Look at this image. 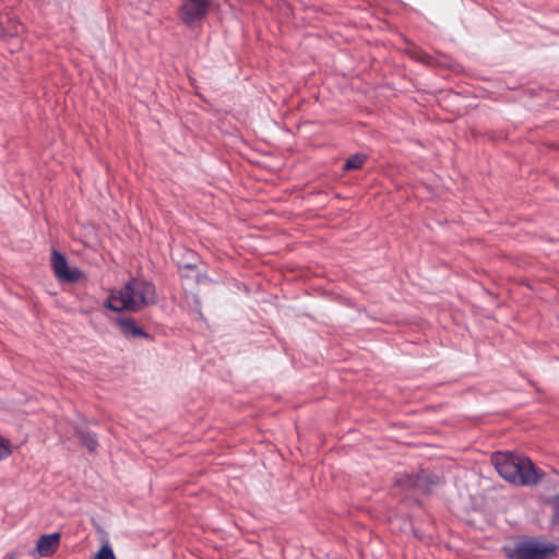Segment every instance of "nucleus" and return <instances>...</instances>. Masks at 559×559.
Here are the masks:
<instances>
[{
    "instance_id": "obj_1",
    "label": "nucleus",
    "mask_w": 559,
    "mask_h": 559,
    "mask_svg": "<svg viewBox=\"0 0 559 559\" xmlns=\"http://www.w3.org/2000/svg\"><path fill=\"white\" fill-rule=\"evenodd\" d=\"M491 463L504 480L516 486H534L543 477V473L528 457L512 452L493 453Z\"/></svg>"
},
{
    "instance_id": "obj_2",
    "label": "nucleus",
    "mask_w": 559,
    "mask_h": 559,
    "mask_svg": "<svg viewBox=\"0 0 559 559\" xmlns=\"http://www.w3.org/2000/svg\"><path fill=\"white\" fill-rule=\"evenodd\" d=\"M156 302L155 286L142 278H132L122 288L112 292L107 307L114 311H140Z\"/></svg>"
},
{
    "instance_id": "obj_3",
    "label": "nucleus",
    "mask_w": 559,
    "mask_h": 559,
    "mask_svg": "<svg viewBox=\"0 0 559 559\" xmlns=\"http://www.w3.org/2000/svg\"><path fill=\"white\" fill-rule=\"evenodd\" d=\"M558 545L542 538L528 537L518 542L507 551L508 559H552Z\"/></svg>"
},
{
    "instance_id": "obj_4",
    "label": "nucleus",
    "mask_w": 559,
    "mask_h": 559,
    "mask_svg": "<svg viewBox=\"0 0 559 559\" xmlns=\"http://www.w3.org/2000/svg\"><path fill=\"white\" fill-rule=\"evenodd\" d=\"M213 0H183L179 17L189 27L199 25L207 15Z\"/></svg>"
},
{
    "instance_id": "obj_5",
    "label": "nucleus",
    "mask_w": 559,
    "mask_h": 559,
    "mask_svg": "<svg viewBox=\"0 0 559 559\" xmlns=\"http://www.w3.org/2000/svg\"><path fill=\"white\" fill-rule=\"evenodd\" d=\"M51 265H52L55 275L60 281L74 283V282H79L84 276L83 272L80 269L69 267L64 255L56 250L52 252Z\"/></svg>"
},
{
    "instance_id": "obj_6",
    "label": "nucleus",
    "mask_w": 559,
    "mask_h": 559,
    "mask_svg": "<svg viewBox=\"0 0 559 559\" xmlns=\"http://www.w3.org/2000/svg\"><path fill=\"white\" fill-rule=\"evenodd\" d=\"M60 538L61 535L59 533L40 536L36 544V551L40 557L51 556L58 548Z\"/></svg>"
},
{
    "instance_id": "obj_7",
    "label": "nucleus",
    "mask_w": 559,
    "mask_h": 559,
    "mask_svg": "<svg viewBox=\"0 0 559 559\" xmlns=\"http://www.w3.org/2000/svg\"><path fill=\"white\" fill-rule=\"evenodd\" d=\"M117 323L126 337H142L146 335L145 332L135 324L133 319H119Z\"/></svg>"
},
{
    "instance_id": "obj_8",
    "label": "nucleus",
    "mask_w": 559,
    "mask_h": 559,
    "mask_svg": "<svg viewBox=\"0 0 559 559\" xmlns=\"http://www.w3.org/2000/svg\"><path fill=\"white\" fill-rule=\"evenodd\" d=\"M76 433L82 444L86 447L90 451H94L97 448L98 443L96 436L94 433L82 429H79Z\"/></svg>"
},
{
    "instance_id": "obj_9",
    "label": "nucleus",
    "mask_w": 559,
    "mask_h": 559,
    "mask_svg": "<svg viewBox=\"0 0 559 559\" xmlns=\"http://www.w3.org/2000/svg\"><path fill=\"white\" fill-rule=\"evenodd\" d=\"M366 160V156L362 154H356L350 156L344 164L345 170H353L360 168Z\"/></svg>"
},
{
    "instance_id": "obj_10",
    "label": "nucleus",
    "mask_w": 559,
    "mask_h": 559,
    "mask_svg": "<svg viewBox=\"0 0 559 559\" xmlns=\"http://www.w3.org/2000/svg\"><path fill=\"white\" fill-rule=\"evenodd\" d=\"M94 559H116L112 548L109 544H105L100 547V549L95 554Z\"/></svg>"
},
{
    "instance_id": "obj_11",
    "label": "nucleus",
    "mask_w": 559,
    "mask_h": 559,
    "mask_svg": "<svg viewBox=\"0 0 559 559\" xmlns=\"http://www.w3.org/2000/svg\"><path fill=\"white\" fill-rule=\"evenodd\" d=\"M8 25L4 26L7 28L8 36H16L23 31V25L19 22L7 17Z\"/></svg>"
},
{
    "instance_id": "obj_12",
    "label": "nucleus",
    "mask_w": 559,
    "mask_h": 559,
    "mask_svg": "<svg viewBox=\"0 0 559 559\" xmlns=\"http://www.w3.org/2000/svg\"><path fill=\"white\" fill-rule=\"evenodd\" d=\"M11 454V443L8 439L0 437V461Z\"/></svg>"
},
{
    "instance_id": "obj_13",
    "label": "nucleus",
    "mask_w": 559,
    "mask_h": 559,
    "mask_svg": "<svg viewBox=\"0 0 559 559\" xmlns=\"http://www.w3.org/2000/svg\"><path fill=\"white\" fill-rule=\"evenodd\" d=\"M550 507L552 509L551 522L557 524L559 523V496H556L550 500Z\"/></svg>"
},
{
    "instance_id": "obj_14",
    "label": "nucleus",
    "mask_w": 559,
    "mask_h": 559,
    "mask_svg": "<svg viewBox=\"0 0 559 559\" xmlns=\"http://www.w3.org/2000/svg\"><path fill=\"white\" fill-rule=\"evenodd\" d=\"M424 480H429V483H430V484H432V485H436V484H438V483H439V479H438L437 477H435V479H433V480H430V479L428 478V475H427V474H425V473H423V474L418 475V476H417V478H416V480H415L414 483H412L411 485H414L415 487L420 488V487H421V483H423Z\"/></svg>"
},
{
    "instance_id": "obj_15",
    "label": "nucleus",
    "mask_w": 559,
    "mask_h": 559,
    "mask_svg": "<svg viewBox=\"0 0 559 559\" xmlns=\"http://www.w3.org/2000/svg\"><path fill=\"white\" fill-rule=\"evenodd\" d=\"M7 36V28L3 25V21L0 20V37Z\"/></svg>"
},
{
    "instance_id": "obj_16",
    "label": "nucleus",
    "mask_w": 559,
    "mask_h": 559,
    "mask_svg": "<svg viewBox=\"0 0 559 559\" xmlns=\"http://www.w3.org/2000/svg\"><path fill=\"white\" fill-rule=\"evenodd\" d=\"M2 559H15V557L13 554H8Z\"/></svg>"
}]
</instances>
